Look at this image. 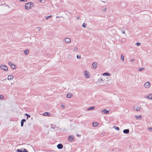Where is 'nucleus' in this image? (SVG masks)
Returning a JSON list of instances; mask_svg holds the SVG:
<instances>
[{"instance_id": "45", "label": "nucleus", "mask_w": 152, "mask_h": 152, "mask_svg": "<svg viewBox=\"0 0 152 152\" xmlns=\"http://www.w3.org/2000/svg\"><path fill=\"white\" fill-rule=\"evenodd\" d=\"M77 136L78 137H79V134H77Z\"/></svg>"}, {"instance_id": "16", "label": "nucleus", "mask_w": 152, "mask_h": 152, "mask_svg": "<svg viewBox=\"0 0 152 152\" xmlns=\"http://www.w3.org/2000/svg\"><path fill=\"white\" fill-rule=\"evenodd\" d=\"M73 96V95L71 93H68L66 95V97L68 98H70L72 96Z\"/></svg>"}, {"instance_id": "23", "label": "nucleus", "mask_w": 152, "mask_h": 152, "mask_svg": "<svg viewBox=\"0 0 152 152\" xmlns=\"http://www.w3.org/2000/svg\"><path fill=\"white\" fill-rule=\"evenodd\" d=\"M113 128L115 129L116 130L119 131V128L118 127L116 126H114Z\"/></svg>"}, {"instance_id": "39", "label": "nucleus", "mask_w": 152, "mask_h": 152, "mask_svg": "<svg viewBox=\"0 0 152 152\" xmlns=\"http://www.w3.org/2000/svg\"><path fill=\"white\" fill-rule=\"evenodd\" d=\"M106 10H107V9L105 8H103V9H102V10L103 11H106Z\"/></svg>"}, {"instance_id": "6", "label": "nucleus", "mask_w": 152, "mask_h": 152, "mask_svg": "<svg viewBox=\"0 0 152 152\" xmlns=\"http://www.w3.org/2000/svg\"><path fill=\"white\" fill-rule=\"evenodd\" d=\"M68 140L70 142L73 141L74 140L73 136L70 135L68 137Z\"/></svg>"}, {"instance_id": "18", "label": "nucleus", "mask_w": 152, "mask_h": 152, "mask_svg": "<svg viewBox=\"0 0 152 152\" xmlns=\"http://www.w3.org/2000/svg\"><path fill=\"white\" fill-rule=\"evenodd\" d=\"M94 106H91L87 109V110H93L94 108Z\"/></svg>"}, {"instance_id": "38", "label": "nucleus", "mask_w": 152, "mask_h": 152, "mask_svg": "<svg viewBox=\"0 0 152 152\" xmlns=\"http://www.w3.org/2000/svg\"><path fill=\"white\" fill-rule=\"evenodd\" d=\"M0 98L1 99H4V96L2 95H0Z\"/></svg>"}, {"instance_id": "48", "label": "nucleus", "mask_w": 152, "mask_h": 152, "mask_svg": "<svg viewBox=\"0 0 152 152\" xmlns=\"http://www.w3.org/2000/svg\"><path fill=\"white\" fill-rule=\"evenodd\" d=\"M56 18H58V16H56Z\"/></svg>"}, {"instance_id": "35", "label": "nucleus", "mask_w": 152, "mask_h": 152, "mask_svg": "<svg viewBox=\"0 0 152 152\" xmlns=\"http://www.w3.org/2000/svg\"><path fill=\"white\" fill-rule=\"evenodd\" d=\"M148 130L150 131H152V128L151 127H148Z\"/></svg>"}, {"instance_id": "9", "label": "nucleus", "mask_w": 152, "mask_h": 152, "mask_svg": "<svg viewBox=\"0 0 152 152\" xmlns=\"http://www.w3.org/2000/svg\"><path fill=\"white\" fill-rule=\"evenodd\" d=\"M129 129H124L123 131L124 133L126 134H128L129 133Z\"/></svg>"}, {"instance_id": "11", "label": "nucleus", "mask_w": 152, "mask_h": 152, "mask_svg": "<svg viewBox=\"0 0 152 152\" xmlns=\"http://www.w3.org/2000/svg\"><path fill=\"white\" fill-rule=\"evenodd\" d=\"M103 112L105 114H108L109 113V110H107L105 109L102 110V113Z\"/></svg>"}, {"instance_id": "28", "label": "nucleus", "mask_w": 152, "mask_h": 152, "mask_svg": "<svg viewBox=\"0 0 152 152\" xmlns=\"http://www.w3.org/2000/svg\"><path fill=\"white\" fill-rule=\"evenodd\" d=\"M136 117V119H138L139 118H141V115H138V116H137L136 115L135 116Z\"/></svg>"}, {"instance_id": "7", "label": "nucleus", "mask_w": 152, "mask_h": 152, "mask_svg": "<svg viewBox=\"0 0 152 152\" xmlns=\"http://www.w3.org/2000/svg\"><path fill=\"white\" fill-rule=\"evenodd\" d=\"M63 145L61 143L58 144L57 145V147L58 149H61L63 148Z\"/></svg>"}, {"instance_id": "36", "label": "nucleus", "mask_w": 152, "mask_h": 152, "mask_svg": "<svg viewBox=\"0 0 152 152\" xmlns=\"http://www.w3.org/2000/svg\"><path fill=\"white\" fill-rule=\"evenodd\" d=\"M36 29L38 31L40 30L41 29V28L39 27H37Z\"/></svg>"}, {"instance_id": "17", "label": "nucleus", "mask_w": 152, "mask_h": 152, "mask_svg": "<svg viewBox=\"0 0 152 152\" xmlns=\"http://www.w3.org/2000/svg\"><path fill=\"white\" fill-rule=\"evenodd\" d=\"M104 81V80L103 79V78H102L101 79H99L97 81V83H100V82L101 81Z\"/></svg>"}, {"instance_id": "21", "label": "nucleus", "mask_w": 152, "mask_h": 152, "mask_svg": "<svg viewBox=\"0 0 152 152\" xmlns=\"http://www.w3.org/2000/svg\"><path fill=\"white\" fill-rule=\"evenodd\" d=\"M25 115H26L27 116V118H26V119H28V118H29L30 117H31V116L30 115L27 114V113H26L25 114Z\"/></svg>"}, {"instance_id": "41", "label": "nucleus", "mask_w": 152, "mask_h": 152, "mask_svg": "<svg viewBox=\"0 0 152 152\" xmlns=\"http://www.w3.org/2000/svg\"><path fill=\"white\" fill-rule=\"evenodd\" d=\"M134 59H131L130 60V61H131L132 62H133V61H134Z\"/></svg>"}, {"instance_id": "20", "label": "nucleus", "mask_w": 152, "mask_h": 152, "mask_svg": "<svg viewBox=\"0 0 152 152\" xmlns=\"http://www.w3.org/2000/svg\"><path fill=\"white\" fill-rule=\"evenodd\" d=\"M29 53V51L28 50H24V54L25 55H27Z\"/></svg>"}, {"instance_id": "15", "label": "nucleus", "mask_w": 152, "mask_h": 152, "mask_svg": "<svg viewBox=\"0 0 152 152\" xmlns=\"http://www.w3.org/2000/svg\"><path fill=\"white\" fill-rule=\"evenodd\" d=\"M102 75L103 76H109L110 75V73L108 72H104L103 74Z\"/></svg>"}, {"instance_id": "46", "label": "nucleus", "mask_w": 152, "mask_h": 152, "mask_svg": "<svg viewBox=\"0 0 152 152\" xmlns=\"http://www.w3.org/2000/svg\"><path fill=\"white\" fill-rule=\"evenodd\" d=\"M75 50H77V47H75Z\"/></svg>"}, {"instance_id": "29", "label": "nucleus", "mask_w": 152, "mask_h": 152, "mask_svg": "<svg viewBox=\"0 0 152 152\" xmlns=\"http://www.w3.org/2000/svg\"><path fill=\"white\" fill-rule=\"evenodd\" d=\"M52 16L51 15H49V16H47L46 19V20H48V19H49V18H51V17Z\"/></svg>"}, {"instance_id": "37", "label": "nucleus", "mask_w": 152, "mask_h": 152, "mask_svg": "<svg viewBox=\"0 0 152 152\" xmlns=\"http://www.w3.org/2000/svg\"><path fill=\"white\" fill-rule=\"evenodd\" d=\"M77 59H79L81 58V56H79L78 55H77Z\"/></svg>"}, {"instance_id": "42", "label": "nucleus", "mask_w": 152, "mask_h": 152, "mask_svg": "<svg viewBox=\"0 0 152 152\" xmlns=\"http://www.w3.org/2000/svg\"><path fill=\"white\" fill-rule=\"evenodd\" d=\"M27 0H20V1H26Z\"/></svg>"}, {"instance_id": "40", "label": "nucleus", "mask_w": 152, "mask_h": 152, "mask_svg": "<svg viewBox=\"0 0 152 152\" xmlns=\"http://www.w3.org/2000/svg\"><path fill=\"white\" fill-rule=\"evenodd\" d=\"M85 75L86 76H88V77H86L87 78H88V74H87V72H85Z\"/></svg>"}, {"instance_id": "27", "label": "nucleus", "mask_w": 152, "mask_h": 152, "mask_svg": "<svg viewBox=\"0 0 152 152\" xmlns=\"http://www.w3.org/2000/svg\"><path fill=\"white\" fill-rule=\"evenodd\" d=\"M82 26L84 28H85L86 27V23H84L82 25Z\"/></svg>"}, {"instance_id": "12", "label": "nucleus", "mask_w": 152, "mask_h": 152, "mask_svg": "<svg viewBox=\"0 0 152 152\" xmlns=\"http://www.w3.org/2000/svg\"><path fill=\"white\" fill-rule=\"evenodd\" d=\"M26 120L25 119H23L21 121V126L23 127V126L24 123L26 122Z\"/></svg>"}, {"instance_id": "25", "label": "nucleus", "mask_w": 152, "mask_h": 152, "mask_svg": "<svg viewBox=\"0 0 152 152\" xmlns=\"http://www.w3.org/2000/svg\"><path fill=\"white\" fill-rule=\"evenodd\" d=\"M12 67L13 69H16V67L15 66V65L13 64V65H12Z\"/></svg>"}, {"instance_id": "8", "label": "nucleus", "mask_w": 152, "mask_h": 152, "mask_svg": "<svg viewBox=\"0 0 152 152\" xmlns=\"http://www.w3.org/2000/svg\"><path fill=\"white\" fill-rule=\"evenodd\" d=\"M145 98H149L151 99H152V94H150L148 96H146Z\"/></svg>"}, {"instance_id": "4", "label": "nucleus", "mask_w": 152, "mask_h": 152, "mask_svg": "<svg viewBox=\"0 0 152 152\" xmlns=\"http://www.w3.org/2000/svg\"><path fill=\"white\" fill-rule=\"evenodd\" d=\"M63 41L65 43H70L71 42V40L70 38H66L64 39Z\"/></svg>"}, {"instance_id": "2", "label": "nucleus", "mask_w": 152, "mask_h": 152, "mask_svg": "<svg viewBox=\"0 0 152 152\" xmlns=\"http://www.w3.org/2000/svg\"><path fill=\"white\" fill-rule=\"evenodd\" d=\"M0 68L5 71H7L8 69L7 67L5 65H1L0 66Z\"/></svg>"}, {"instance_id": "14", "label": "nucleus", "mask_w": 152, "mask_h": 152, "mask_svg": "<svg viewBox=\"0 0 152 152\" xmlns=\"http://www.w3.org/2000/svg\"><path fill=\"white\" fill-rule=\"evenodd\" d=\"M96 62H94L92 64V66H93V68L94 69H96L97 67L96 66Z\"/></svg>"}, {"instance_id": "1", "label": "nucleus", "mask_w": 152, "mask_h": 152, "mask_svg": "<svg viewBox=\"0 0 152 152\" xmlns=\"http://www.w3.org/2000/svg\"><path fill=\"white\" fill-rule=\"evenodd\" d=\"M26 5H28L29 6V9H31L34 6V4L31 2H28L26 4Z\"/></svg>"}, {"instance_id": "32", "label": "nucleus", "mask_w": 152, "mask_h": 152, "mask_svg": "<svg viewBox=\"0 0 152 152\" xmlns=\"http://www.w3.org/2000/svg\"><path fill=\"white\" fill-rule=\"evenodd\" d=\"M140 42H137L136 43V45L137 46H139L140 45Z\"/></svg>"}, {"instance_id": "30", "label": "nucleus", "mask_w": 152, "mask_h": 152, "mask_svg": "<svg viewBox=\"0 0 152 152\" xmlns=\"http://www.w3.org/2000/svg\"><path fill=\"white\" fill-rule=\"evenodd\" d=\"M140 108L139 107H137L136 109V110L137 111H138L140 110Z\"/></svg>"}, {"instance_id": "3", "label": "nucleus", "mask_w": 152, "mask_h": 152, "mask_svg": "<svg viewBox=\"0 0 152 152\" xmlns=\"http://www.w3.org/2000/svg\"><path fill=\"white\" fill-rule=\"evenodd\" d=\"M17 151L18 152H28L25 148L18 149L17 150Z\"/></svg>"}, {"instance_id": "13", "label": "nucleus", "mask_w": 152, "mask_h": 152, "mask_svg": "<svg viewBox=\"0 0 152 152\" xmlns=\"http://www.w3.org/2000/svg\"><path fill=\"white\" fill-rule=\"evenodd\" d=\"M13 78V76L12 75H9L8 76L7 79L8 80H10Z\"/></svg>"}, {"instance_id": "19", "label": "nucleus", "mask_w": 152, "mask_h": 152, "mask_svg": "<svg viewBox=\"0 0 152 152\" xmlns=\"http://www.w3.org/2000/svg\"><path fill=\"white\" fill-rule=\"evenodd\" d=\"M98 125V123L97 122L93 123V126L94 127H95V126H97Z\"/></svg>"}, {"instance_id": "24", "label": "nucleus", "mask_w": 152, "mask_h": 152, "mask_svg": "<svg viewBox=\"0 0 152 152\" xmlns=\"http://www.w3.org/2000/svg\"><path fill=\"white\" fill-rule=\"evenodd\" d=\"M121 58L122 60L123 61L124 59V57L123 54H121Z\"/></svg>"}, {"instance_id": "43", "label": "nucleus", "mask_w": 152, "mask_h": 152, "mask_svg": "<svg viewBox=\"0 0 152 152\" xmlns=\"http://www.w3.org/2000/svg\"><path fill=\"white\" fill-rule=\"evenodd\" d=\"M61 107L62 108H64L65 107V106L64 105H62Z\"/></svg>"}, {"instance_id": "34", "label": "nucleus", "mask_w": 152, "mask_h": 152, "mask_svg": "<svg viewBox=\"0 0 152 152\" xmlns=\"http://www.w3.org/2000/svg\"><path fill=\"white\" fill-rule=\"evenodd\" d=\"M144 69V68H140L139 69V71H142V70H143Z\"/></svg>"}, {"instance_id": "10", "label": "nucleus", "mask_w": 152, "mask_h": 152, "mask_svg": "<svg viewBox=\"0 0 152 152\" xmlns=\"http://www.w3.org/2000/svg\"><path fill=\"white\" fill-rule=\"evenodd\" d=\"M104 81H105V82L106 81L107 84H109V83L108 82V81H109V80H110V78L109 77H106L105 78H104Z\"/></svg>"}, {"instance_id": "5", "label": "nucleus", "mask_w": 152, "mask_h": 152, "mask_svg": "<svg viewBox=\"0 0 152 152\" xmlns=\"http://www.w3.org/2000/svg\"><path fill=\"white\" fill-rule=\"evenodd\" d=\"M150 83L149 81L146 82L144 84V87L147 88H149L150 86Z\"/></svg>"}, {"instance_id": "33", "label": "nucleus", "mask_w": 152, "mask_h": 152, "mask_svg": "<svg viewBox=\"0 0 152 152\" xmlns=\"http://www.w3.org/2000/svg\"><path fill=\"white\" fill-rule=\"evenodd\" d=\"M39 2H41V3H43L45 2V0H40Z\"/></svg>"}, {"instance_id": "31", "label": "nucleus", "mask_w": 152, "mask_h": 152, "mask_svg": "<svg viewBox=\"0 0 152 152\" xmlns=\"http://www.w3.org/2000/svg\"><path fill=\"white\" fill-rule=\"evenodd\" d=\"M8 64L11 66H12V65H13V64L11 62H9L8 63Z\"/></svg>"}, {"instance_id": "44", "label": "nucleus", "mask_w": 152, "mask_h": 152, "mask_svg": "<svg viewBox=\"0 0 152 152\" xmlns=\"http://www.w3.org/2000/svg\"><path fill=\"white\" fill-rule=\"evenodd\" d=\"M121 32L123 34H124L125 33V31H122Z\"/></svg>"}, {"instance_id": "47", "label": "nucleus", "mask_w": 152, "mask_h": 152, "mask_svg": "<svg viewBox=\"0 0 152 152\" xmlns=\"http://www.w3.org/2000/svg\"><path fill=\"white\" fill-rule=\"evenodd\" d=\"M77 19H79V17H77Z\"/></svg>"}, {"instance_id": "22", "label": "nucleus", "mask_w": 152, "mask_h": 152, "mask_svg": "<svg viewBox=\"0 0 152 152\" xmlns=\"http://www.w3.org/2000/svg\"><path fill=\"white\" fill-rule=\"evenodd\" d=\"M49 113L48 112H46L44 113V115L46 116H48L49 115Z\"/></svg>"}, {"instance_id": "26", "label": "nucleus", "mask_w": 152, "mask_h": 152, "mask_svg": "<svg viewBox=\"0 0 152 152\" xmlns=\"http://www.w3.org/2000/svg\"><path fill=\"white\" fill-rule=\"evenodd\" d=\"M25 8L26 9V10H28L29 8V7L28 6V5H25Z\"/></svg>"}]
</instances>
